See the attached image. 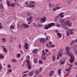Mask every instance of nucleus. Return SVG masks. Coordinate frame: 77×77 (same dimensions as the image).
I'll return each instance as SVG.
<instances>
[{"instance_id": "obj_5", "label": "nucleus", "mask_w": 77, "mask_h": 77, "mask_svg": "<svg viewBox=\"0 0 77 77\" xmlns=\"http://www.w3.org/2000/svg\"><path fill=\"white\" fill-rule=\"evenodd\" d=\"M24 26V29H28V28H29V25L28 24L23 23L21 25V27L22 28H23Z\"/></svg>"}, {"instance_id": "obj_13", "label": "nucleus", "mask_w": 77, "mask_h": 77, "mask_svg": "<svg viewBox=\"0 0 77 77\" xmlns=\"http://www.w3.org/2000/svg\"><path fill=\"white\" fill-rule=\"evenodd\" d=\"M0 8L1 9H2V10H3V11L5 10V8H4L3 5L2 4H1L0 5Z\"/></svg>"}, {"instance_id": "obj_52", "label": "nucleus", "mask_w": 77, "mask_h": 77, "mask_svg": "<svg viewBox=\"0 0 77 77\" xmlns=\"http://www.w3.org/2000/svg\"><path fill=\"white\" fill-rule=\"evenodd\" d=\"M64 29L65 30H68V27H67L66 26L65 28H64Z\"/></svg>"}, {"instance_id": "obj_21", "label": "nucleus", "mask_w": 77, "mask_h": 77, "mask_svg": "<svg viewBox=\"0 0 77 77\" xmlns=\"http://www.w3.org/2000/svg\"><path fill=\"white\" fill-rule=\"evenodd\" d=\"M2 41L3 42H6V39L4 38H2Z\"/></svg>"}, {"instance_id": "obj_36", "label": "nucleus", "mask_w": 77, "mask_h": 77, "mask_svg": "<svg viewBox=\"0 0 77 77\" xmlns=\"http://www.w3.org/2000/svg\"><path fill=\"white\" fill-rule=\"evenodd\" d=\"M26 14L28 16H29V17H30V14L29 12H27L26 13Z\"/></svg>"}, {"instance_id": "obj_3", "label": "nucleus", "mask_w": 77, "mask_h": 77, "mask_svg": "<svg viewBox=\"0 0 77 77\" xmlns=\"http://www.w3.org/2000/svg\"><path fill=\"white\" fill-rule=\"evenodd\" d=\"M64 24L66 26H68V27H71L72 26V22H70L69 20H66L64 23Z\"/></svg>"}, {"instance_id": "obj_9", "label": "nucleus", "mask_w": 77, "mask_h": 77, "mask_svg": "<svg viewBox=\"0 0 77 77\" xmlns=\"http://www.w3.org/2000/svg\"><path fill=\"white\" fill-rule=\"evenodd\" d=\"M24 47L25 48V49H26V50H27L29 47V45L26 43H25Z\"/></svg>"}, {"instance_id": "obj_35", "label": "nucleus", "mask_w": 77, "mask_h": 77, "mask_svg": "<svg viewBox=\"0 0 77 77\" xmlns=\"http://www.w3.org/2000/svg\"><path fill=\"white\" fill-rule=\"evenodd\" d=\"M73 49L74 50V52L76 54H77V51L76 50L74 49V48H73Z\"/></svg>"}, {"instance_id": "obj_49", "label": "nucleus", "mask_w": 77, "mask_h": 77, "mask_svg": "<svg viewBox=\"0 0 77 77\" xmlns=\"http://www.w3.org/2000/svg\"><path fill=\"white\" fill-rule=\"evenodd\" d=\"M7 67L8 68H11V66L9 64H8L7 66Z\"/></svg>"}, {"instance_id": "obj_57", "label": "nucleus", "mask_w": 77, "mask_h": 77, "mask_svg": "<svg viewBox=\"0 0 77 77\" xmlns=\"http://www.w3.org/2000/svg\"><path fill=\"white\" fill-rule=\"evenodd\" d=\"M42 68H40L39 69V72H41V71H42Z\"/></svg>"}, {"instance_id": "obj_51", "label": "nucleus", "mask_w": 77, "mask_h": 77, "mask_svg": "<svg viewBox=\"0 0 77 77\" xmlns=\"http://www.w3.org/2000/svg\"><path fill=\"white\" fill-rule=\"evenodd\" d=\"M49 75L50 76H52V75H53V74L52 73H51V72H50V73H49Z\"/></svg>"}, {"instance_id": "obj_26", "label": "nucleus", "mask_w": 77, "mask_h": 77, "mask_svg": "<svg viewBox=\"0 0 77 77\" xmlns=\"http://www.w3.org/2000/svg\"><path fill=\"white\" fill-rule=\"evenodd\" d=\"M21 57V54H17V58H19V57Z\"/></svg>"}, {"instance_id": "obj_45", "label": "nucleus", "mask_w": 77, "mask_h": 77, "mask_svg": "<svg viewBox=\"0 0 77 77\" xmlns=\"http://www.w3.org/2000/svg\"><path fill=\"white\" fill-rule=\"evenodd\" d=\"M27 76V74H25L23 75L22 76V77H26Z\"/></svg>"}, {"instance_id": "obj_63", "label": "nucleus", "mask_w": 77, "mask_h": 77, "mask_svg": "<svg viewBox=\"0 0 77 77\" xmlns=\"http://www.w3.org/2000/svg\"><path fill=\"white\" fill-rule=\"evenodd\" d=\"M75 41L74 40H73L72 42V43L73 44H74Z\"/></svg>"}, {"instance_id": "obj_62", "label": "nucleus", "mask_w": 77, "mask_h": 77, "mask_svg": "<svg viewBox=\"0 0 77 77\" xmlns=\"http://www.w3.org/2000/svg\"><path fill=\"white\" fill-rule=\"evenodd\" d=\"M49 6L50 7H51V4H49Z\"/></svg>"}, {"instance_id": "obj_17", "label": "nucleus", "mask_w": 77, "mask_h": 77, "mask_svg": "<svg viewBox=\"0 0 77 77\" xmlns=\"http://www.w3.org/2000/svg\"><path fill=\"white\" fill-rule=\"evenodd\" d=\"M12 71V70L11 69H9L8 70V71L7 72V74H10V73L9 72H11Z\"/></svg>"}, {"instance_id": "obj_33", "label": "nucleus", "mask_w": 77, "mask_h": 77, "mask_svg": "<svg viewBox=\"0 0 77 77\" xmlns=\"http://www.w3.org/2000/svg\"><path fill=\"white\" fill-rule=\"evenodd\" d=\"M52 60H56V57L54 55V57H52Z\"/></svg>"}, {"instance_id": "obj_30", "label": "nucleus", "mask_w": 77, "mask_h": 77, "mask_svg": "<svg viewBox=\"0 0 77 77\" xmlns=\"http://www.w3.org/2000/svg\"><path fill=\"white\" fill-rule=\"evenodd\" d=\"M0 58L1 59H1H3V58H4V56H3V55L1 54L0 55Z\"/></svg>"}, {"instance_id": "obj_58", "label": "nucleus", "mask_w": 77, "mask_h": 77, "mask_svg": "<svg viewBox=\"0 0 77 77\" xmlns=\"http://www.w3.org/2000/svg\"><path fill=\"white\" fill-rule=\"evenodd\" d=\"M20 52L21 53V54H23V51H22L20 50Z\"/></svg>"}, {"instance_id": "obj_20", "label": "nucleus", "mask_w": 77, "mask_h": 77, "mask_svg": "<svg viewBox=\"0 0 77 77\" xmlns=\"http://www.w3.org/2000/svg\"><path fill=\"white\" fill-rule=\"evenodd\" d=\"M35 5L31 4H30L29 5V8H33V7H35Z\"/></svg>"}, {"instance_id": "obj_31", "label": "nucleus", "mask_w": 77, "mask_h": 77, "mask_svg": "<svg viewBox=\"0 0 77 77\" xmlns=\"http://www.w3.org/2000/svg\"><path fill=\"white\" fill-rule=\"evenodd\" d=\"M54 47H55V45H50V47H51V48H53Z\"/></svg>"}, {"instance_id": "obj_32", "label": "nucleus", "mask_w": 77, "mask_h": 77, "mask_svg": "<svg viewBox=\"0 0 77 77\" xmlns=\"http://www.w3.org/2000/svg\"><path fill=\"white\" fill-rule=\"evenodd\" d=\"M11 29H15V28L14 27V26L13 25H11Z\"/></svg>"}, {"instance_id": "obj_23", "label": "nucleus", "mask_w": 77, "mask_h": 77, "mask_svg": "<svg viewBox=\"0 0 77 77\" xmlns=\"http://www.w3.org/2000/svg\"><path fill=\"white\" fill-rule=\"evenodd\" d=\"M33 52L34 54H36L37 53V50L36 49H35L33 51Z\"/></svg>"}, {"instance_id": "obj_50", "label": "nucleus", "mask_w": 77, "mask_h": 77, "mask_svg": "<svg viewBox=\"0 0 77 77\" xmlns=\"http://www.w3.org/2000/svg\"><path fill=\"white\" fill-rule=\"evenodd\" d=\"M65 24H64V25H63V26L62 27V28H63V29H64V28H65L66 27V26H65Z\"/></svg>"}, {"instance_id": "obj_22", "label": "nucleus", "mask_w": 77, "mask_h": 77, "mask_svg": "<svg viewBox=\"0 0 77 77\" xmlns=\"http://www.w3.org/2000/svg\"><path fill=\"white\" fill-rule=\"evenodd\" d=\"M12 62H13V63H15V62H17V61L16 59H13L11 60Z\"/></svg>"}, {"instance_id": "obj_6", "label": "nucleus", "mask_w": 77, "mask_h": 77, "mask_svg": "<svg viewBox=\"0 0 77 77\" xmlns=\"http://www.w3.org/2000/svg\"><path fill=\"white\" fill-rule=\"evenodd\" d=\"M26 62L27 63V67L29 69H30L32 68L31 65L30 64V62H29V60L27 59L26 60Z\"/></svg>"}, {"instance_id": "obj_19", "label": "nucleus", "mask_w": 77, "mask_h": 77, "mask_svg": "<svg viewBox=\"0 0 77 77\" xmlns=\"http://www.w3.org/2000/svg\"><path fill=\"white\" fill-rule=\"evenodd\" d=\"M57 35L60 38L62 37V35L60 33H57Z\"/></svg>"}, {"instance_id": "obj_46", "label": "nucleus", "mask_w": 77, "mask_h": 77, "mask_svg": "<svg viewBox=\"0 0 77 77\" xmlns=\"http://www.w3.org/2000/svg\"><path fill=\"white\" fill-rule=\"evenodd\" d=\"M45 51L47 53L49 51V50L48 49H46L45 50Z\"/></svg>"}, {"instance_id": "obj_8", "label": "nucleus", "mask_w": 77, "mask_h": 77, "mask_svg": "<svg viewBox=\"0 0 77 77\" xmlns=\"http://www.w3.org/2000/svg\"><path fill=\"white\" fill-rule=\"evenodd\" d=\"M72 30H74V29H70L69 30V32L70 35H73L74 34V32L72 31Z\"/></svg>"}, {"instance_id": "obj_7", "label": "nucleus", "mask_w": 77, "mask_h": 77, "mask_svg": "<svg viewBox=\"0 0 77 77\" xmlns=\"http://www.w3.org/2000/svg\"><path fill=\"white\" fill-rule=\"evenodd\" d=\"M46 20H47V18H46L44 16L43 18L40 19V22L42 23H45V22H46Z\"/></svg>"}, {"instance_id": "obj_47", "label": "nucleus", "mask_w": 77, "mask_h": 77, "mask_svg": "<svg viewBox=\"0 0 77 77\" xmlns=\"http://www.w3.org/2000/svg\"><path fill=\"white\" fill-rule=\"evenodd\" d=\"M2 68H3V67L2 66V64H0V69H2Z\"/></svg>"}, {"instance_id": "obj_10", "label": "nucleus", "mask_w": 77, "mask_h": 77, "mask_svg": "<svg viewBox=\"0 0 77 77\" xmlns=\"http://www.w3.org/2000/svg\"><path fill=\"white\" fill-rule=\"evenodd\" d=\"M34 71H35L32 70V71L31 72H30L29 73V76H32V75H33V72H34Z\"/></svg>"}, {"instance_id": "obj_39", "label": "nucleus", "mask_w": 77, "mask_h": 77, "mask_svg": "<svg viewBox=\"0 0 77 77\" xmlns=\"http://www.w3.org/2000/svg\"><path fill=\"white\" fill-rule=\"evenodd\" d=\"M56 26H57V27H60V24H57L56 25Z\"/></svg>"}, {"instance_id": "obj_12", "label": "nucleus", "mask_w": 77, "mask_h": 77, "mask_svg": "<svg viewBox=\"0 0 77 77\" xmlns=\"http://www.w3.org/2000/svg\"><path fill=\"white\" fill-rule=\"evenodd\" d=\"M63 12H61L58 15V17H60L61 18H63L64 17V15H63Z\"/></svg>"}, {"instance_id": "obj_25", "label": "nucleus", "mask_w": 77, "mask_h": 77, "mask_svg": "<svg viewBox=\"0 0 77 77\" xmlns=\"http://www.w3.org/2000/svg\"><path fill=\"white\" fill-rule=\"evenodd\" d=\"M45 54H47V53H44V54H42V57L41 59H42V58L44 57V56H45Z\"/></svg>"}, {"instance_id": "obj_38", "label": "nucleus", "mask_w": 77, "mask_h": 77, "mask_svg": "<svg viewBox=\"0 0 77 77\" xmlns=\"http://www.w3.org/2000/svg\"><path fill=\"white\" fill-rule=\"evenodd\" d=\"M39 63L42 64L43 63V62H42V61L41 60H40L39 61Z\"/></svg>"}, {"instance_id": "obj_60", "label": "nucleus", "mask_w": 77, "mask_h": 77, "mask_svg": "<svg viewBox=\"0 0 77 77\" xmlns=\"http://www.w3.org/2000/svg\"><path fill=\"white\" fill-rule=\"evenodd\" d=\"M45 39L46 41H48V37H46V38Z\"/></svg>"}, {"instance_id": "obj_61", "label": "nucleus", "mask_w": 77, "mask_h": 77, "mask_svg": "<svg viewBox=\"0 0 77 77\" xmlns=\"http://www.w3.org/2000/svg\"><path fill=\"white\" fill-rule=\"evenodd\" d=\"M45 53V52H44V50H43L42 51V54H43L44 53Z\"/></svg>"}, {"instance_id": "obj_2", "label": "nucleus", "mask_w": 77, "mask_h": 77, "mask_svg": "<svg viewBox=\"0 0 77 77\" xmlns=\"http://www.w3.org/2000/svg\"><path fill=\"white\" fill-rule=\"evenodd\" d=\"M45 26H44L43 27L44 29H46V30H47L48 29H50L51 28V27H53L55 26V23H51L48 24L47 25H45Z\"/></svg>"}, {"instance_id": "obj_15", "label": "nucleus", "mask_w": 77, "mask_h": 77, "mask_svg": "<svg viewBox=\"0 0 77 77\" xmlns=\"http://www.w3.org/2000/svg\"><path fill=\"white\" fill-rule=\"evenodd\" d=\"M60 64H61V65H63L65 63V58L63 60V61H60Z\"/></svg>"}, {"instance_id": "obj_28", "label": "nucleus", "mask_w": 77, "mask_h": 77, "mask_svg": "<svg viewBox=\"0 0 77 77\" xmlns=\"http://www.w3.org/2000/svg\"><path fill=\"white\" fill-rule=\"evenodd\" d=\"M35 74L36 75H38L39 74V71L37 70L35 72Z\"/></svg>"}, {"instance_id": "obj_27", "label": "nucleus", "mask_w": 77, "mask_h": 77, "mask_svg": "<svg viewBox=\"0 0 77 77\" xmlns=\"http://www.w3.org/2000/svg\"><path fill=\"white\" fill-rule=\"evenodd\" d=\"M3 50L5 52V53H7V51H7V49H6V48H3Z\"/></svg>"}, {"instance_id": "obj_55", "label": "nucleus", "mask_w": 77, "mask_h": 77, "mask_svg": "<svg viewBox=\"0 0 77 77\" xmlns=\"http://www.w3.org/2000/svg\"><path fill=\"white\" fill-rule=\"evenodd\" d=\"M49 45H51V44H52V42H49Z\"/></svg>"}, {"instance_id": "obj_42", "label": "nucleus", "mask_w": 77, "mask_h": 77, "mask_svg": "<svg viewBox=\"0 0 77 77\" xmlns=\"http://www.w3.org/2000/svg\"><path fill=\"white\" fill-rule=\"evenodd\" d=\"M38 27H43V25H40L39 24L37 26Z\"/></svg>"}, {"instance_id": "obj_53", "label": "nucleus", "mask_w": 77, "mask_h": 77, "mask_svg": "<svg viewBox=\"0 0 77 77\" xmlns=\"http://www.w3.org/2000/svg\"><path fill=\"white\" fill-rule=\"evenodd\" d=\"M51 72L53 74V73H54V71L52 70L51 71Z\"/></svg>"}, {"instance_id": "obj_4", "label": "nucleus", "mask_w": 77, "mask_h": 77, "mask_svg": "<svg viewBox=\"0 0 77 77\" xmlns=\"http://www.w3.org/2000/svg\"><path fill=\"white\" fill-rule=\"evenodd\" d=\"M62 51H63V50L62 49H60L59 52L57 53L58 55L57 56V59L58 60L59 58V57H62Z\"/></svg>"}, {"instance_id": "obj_64", "label": "nucleus", "mask_w": 77, "mask_h": 77, "mask_svg": "<svg viewBox=\"0 0 77 77\" xmlns=\"http://www.w3.org/2000/svg\"><path fill=\"white\" fill-rule=\"evenodd\" d=\"M75 65H77V62H75Z\"/></svg>"}, {"instance_id": "obj_44", "label": "nucleus", "mask_w": 77, "mask_h": 77, "mask_svg": "<svg viewBox=\"0 0 77 77\" xmlns=\"http://www.w3.org/2000/svg\"><path fill=\"white\" fill-rule=\"evenodd\" d=\"M70 69H71V68L69 67V68L68 69H66V71H69L70 70Z\"/></svg>"}, {"instance_id": "obj_29", "label": "nucleus", "mask_w": 77, "mask_h": 77, "mask_svg": "<svg viewBox=\"0 0 77 77\" xmlns=\"http://www.w3.org/2000/svg\"><path fill=\"white\" fill-rule=\"evenodd\" d=\"M15 6V3L11 4V7H14Z\"/></svg>"}, {"instance_id": "obj_14", "label": "nucleus", "mask_w": 77, "mask_h": 77, "mask_svg": "<svg viewBox=\"0 0 77 77\" xmlns=\"http://www.w3.org/2000/svg\"><path fill=\"white\" fill-rule=\"evenodd\" d=\"M64 19H63L62 20H60V22H61V24L62 25V26H64V24H65V23H64Z\"/></svg>"}, {"instance_id": "obj_37", "label": "nucleus", "mask_w": 77, "mask_h": 77, "mask_svg": "<svg viewBox=\"0 0 77 77\" xmlns=\"http://www.w3.org/2000/svg\"><path fill=\"white\" fill-rule=\"evenodd\" d=\"M55 8L56 9V10H58V9H60V7H55Z\"/></svg>"}, {"instance_id": "obj_16", "label": "nucleus", "mask_w": 77, "mask_h": 77, "mask_svg": "<svg viewBox=\"0 0 77 77\" xmlns=\"http://www.w3.org/2000/svg\"><path fill=\"white\" fill-rule=\"evenodd\" d=\"M6 3L8 6V7H10L11 5H10V2H9V1L7 0L6 1Z\"/></svg>"}, {"instance_id": "obj_41", "label": "nucleus", "mask_w": 77, "mask_h": 77, "mask_svg": "<svg viewBox=\"0 0 77 77\" xmlns=\"http://www.w3.org/2000/svg\"><path fill=\"white\" fill-rule=\"evenodd\" d=\"M34 62L35 63H38V61H37V60L35 59L34 60Z\"/></svg>"}, {"instance_id": "obj_48", "label": "nucleus", "mask_w": 77, "mask_h": 77, "mask_svg": "<svg viewBox=\"0 0 77 77\" xmlns=\"http://www.w3.org/2000/svg\"><path fill=\"white\" fill-rule=\"evenodd\" d=\"M46 45L47 48H49V47H50L49 45H48V44H46Z\"/></svg>"}, {"instance_id": "obj_18", "label": "nucleus", "mask_w": 77, "mask_h": 77, "mask_svg": "<svg viewBox=\"0 0 77 77\" xmlns=\"http://www.w3.org/2000/svg\"><path fill=\"white\" fill-rule=\"evenodd\" d=\"M32 18H33V17L32 16H30L29 17V18H27L26 19L27 21H32Z\"/></svg>"}, {"instance_id": "obj_34", "label": "nucleus", "mask_w": 77, "mask_h": 77, "mask_svg": "<svg viewBox=\"0 0 77 77\" xmlns=\"http://www.w3.org/2000/svg\"><path fill=\"white\" fill-rule=\"evenodd\" d=\"M66 35L67 36H69V35H70V34H69V32H68V31H66Z\"/></svg>"}, {"instance_id": "obj_43", "label": "nucleus", "mask_w": 77, "mask_h": 77, "mask_svg": "<svg viewBox=\"0 0 77 77\" xmlns=\"http://www.w3.org/2000/svg\"><path fill=\"white\" fill-rule=\"evenodd\" d=\"M2 28V23H0V29H1Z\"/></svg>"}, {"instance_id": "obj_11", "label": "nucleus", "mask_w": 77, "mask_h": 77, "mask_svg": "<svg viewBox=\"0 0 77 77\" xmlns=\"http://www.w3.org/2000/svg\"><path fill=\"white\" fill-rule=\"evenodd\" d=\"M40 42L42 44H45V39L42 38L40 39Z\"/></svg>"}, {"instance_id": "obj_40", "label": "nucleus", "mask_w": 77, "mask_h": 77, "mask_svg": "<svg viewBox=\"0 0 77 77\" xmlns=\"http://www.w3.org/2000/svg\"><path fill=\"white\" fill-rule=\"evenodd\" d=\"M56 7L52 9V11L54 12L56 11Z\"/></svg>"}, {"instance_id": "obj_59", "label": "nucleus", "mask_w": 77, "mask_h": 77, "mask_svg": "<svg viewBox=\"0 0 77 77\" xmlns=\"http://www.w3.org/2000/svg\"><path fill=\"white\" fill-rule=\"evenodd\" d=\"M10 39H13L14 38L13 37H12V36H11L10 37Z\"/></svg>"}, {"instance_id": "obj_24", "label": "nucleus", "mask_w": 77, "mask_h": 77, "mask_svg": "<svg viewBox=\"0 0 77 77\" xmlns=\"http://www.w3.org/2000/svg\"><path fill=\"white\" fill-rule=\"evenodd\" d=\"M58 72L59 74H61V69H59L58 70Z\"/></svg>"}, {"instance_id": "obj_54", "label": "nucleus", "mask_w": 77, "mask_h": 77, "mask_svg": "<svg viewBox=\"0 0 77 77\" xmlns=\"http://www.w3.org/2000/svg\"><path fill=\"white\" fill-rule=\"evenodd\" d=\"M55 33H58L59 32V31H58V30H55Z\"/></svg>"}, {"instance_id": "obj_1", "label": "nucleus", "mask_w": 77, "mask_h": 77, "mask_svg": "<svg viewBox=\"0 0 77 77\" xmlns=\"http://www.w3.org/2000/svg\"><path fill=\"white\" fill-rule=\"evenodd\" d=\"M66 51L67 53L69 56L71 57V59L69 60V62L70 63H72L74 62V59H75L74 56L73 54H72L71 53L69 52L68 50H70V48H69V47L66 46Z\"/></svg>"}, {"instance_id": "obj_56", "label": "nucleus", "mask_w": 77, "mask_h": 77, "mask_svg": "<svg viewBox=\"0 0 77 77\" xmlns=\"http://www.w3.org/2000/svg\"><path fill=\"white\" fill-rule=\"evenodd\" d=\"M31 23H32V21H31L28 22V24H31Z\"/></svg>"}]
</instances>
